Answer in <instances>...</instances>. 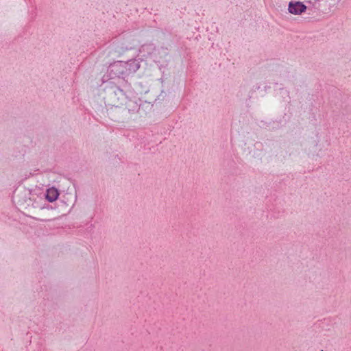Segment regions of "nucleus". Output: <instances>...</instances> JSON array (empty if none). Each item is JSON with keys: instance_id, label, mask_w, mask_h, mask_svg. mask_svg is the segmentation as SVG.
<instances>
[{"instance_id": "f257e3e1", "label": "nucleus", "mask_w": 351, "mask_h": 351, "mask_svg": "<svg viewBox=\"0 0 351 351\" xmlns=\"http://www.w3.org/2000/svg\"><path fill=\"white\" fill-rule=\"evenodd\" d=\"M126 65L127 64L123 62H117L110 64L108 69L109 75L111 77H119L125 75L127 73Z\"/></svg>"}, {"instance_id": "f03ea898", "label": "nucleus", "mask_w": 351, "mask_h": 351, "mask_svg": "<svg viewBox=\"0 0 351 351\" xmlns=\"http://www.w3.org/2000/svg\"><path fill=\"white\" fill-rule=\"evenodd\" d=\"M307 7L301 1H291L289 3V12L294 15H300L306 11Z\"/></svg>"}, {"instance_id": "7ed1b4c3", "label": "nucleus", "mask_w": 351, "mask_h": 351, "mask_svg": "<svg viewBox=\"0 0 351 351\" xmlns=\"http://www.w3.org/2000/svg\"><path fill=\"white\" fill-rule=\"evenodd\" d=\"M59 195L58 190L54 187H51L47 190L45 198L48 202H53L58 199Z\"/></svg>"}, {"instance_id": "20e7f679", "label": "nucleus", "mask_w": 351, "mask_h": 351, "mask_svg": "<svg viewBox=\"0 0 351 351\" xmlns=\"http://www.w3.org/2000/svg\"><path fill=\"white\" fill-rule=\"evenodd\" d=\"M126 65V71H129L130 73H135L140 67L139 62L136 60H132L128 62H125Z\"/></svg>"}, {"instance_id": "39448f33", "label": "nucleus", "mask_w": 351, "mask_h": 351, "mask_svg": "<svg viewBox=\"0 0 351 351\" xmlns=\"http://www.w3.org/2000/svg\"><path fill=\"white\" fill-rule=\"evenodd\" d=\"M114 93L115 95L118 96V99H120L121 97L123 98L125 96L123 90L119 87H115L114 90Z\"/></svg>"}, {"instance_id": "423d86ee", "label": "nucleus", "mask_w": 351, "mask_h": 351, "mask_svg": "<svg viewBox=\"0 0 351 351\" xmlns=\"http://www.w3.org/2000/svg\"><path fill=\"white\" fill-rule=\"evenodd\" d=\"M115 110L117 111V112L121 111L122 112H126L127 111V108H117V107H116L115 108ZM128 111L130 112V110L128 109Z\"/></svg>"}]
</instances>
